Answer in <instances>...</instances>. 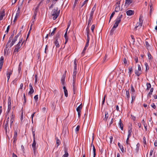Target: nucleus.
<instances>
[{"instance_id": "1", "label": "nucleus", "mask_w": 157, "mask_h": 157, "mask_svg": "<svg viewBox=\"0 0 157 157\" xmlns=\"http://www.w3.org/2000/svg\"><path fill=\"white\" fill-rule=\"evenodd\" d=\"M60 10H58L57 7H55L52 11V14L53 16L52 18L54 20H55L58 17L60 13Z\"/></svg>"}, {"instance_id": "2", "label": "nucleus", "mask_w": 157, "mask_h": 157, "mask_svg": "<svg viewBox=\"0 0 157 157\" xmlns=\"http://www.w3.org/2000/svg\"><path fill=\"white\" fill-rule=\"evenodd\" d=\"M123 15L122 14H119L118 16L117 17L116 19L115 20V23L113 26L114 28H117L120 22L121 21V19L122 18Z\"/></svg>"}, {"instance_id": "3", "label": "nucleus", "mask_w": 157, "mask_h": 157, "mask_svg": "<svg viewBox=\"0 0 157 157\" xmlns=\"http://www.w3.org/2000/svg\"><path fill=\"white\" fill-rule=\"evenodd\" d=\"M143 22V17L140 16L139 18V22L137 23L135 29L136 30L137 28H138V29H140L142 26Z\"/></svg>"}, {"instance_id": "4", "label": "nucleus", "mask_w": 157, "mask_h": 157, "mask_svg": "<svg viewBox=\"0 0 157 157\" xmlns=\"http://www.w3.org/2000/svg\"><path fill=\"white\" fill-rule=\"evenodd\" d=\"M21 31L22 30H21L18 33V34L15 36V37H14L13 40H12L11 43L10 44V47H11L15 43V42L17 41V38L18 37L21 35Z\"/></svg>"}, {"instance_id": "5", "label": "nucleus", "mask_w": 157, "mask_h": 157, "mask_svg": "<svg viewBox=\"0 0 157 157\" xmlns=\"http://www.w3.org/2000/svg\"><path fill=\"white\" fill-rule=\"evenodd\" d=\"M23 42L21 44V45H20L19 44H17L14 46V49L13 52V54L15 53L16 52H19L20 50V48L21 47Z\"/></svg>"}, {"instance_id": "6", "label": "nucleus", "mask_w": 157, "mask_h": 157, "mask_svg": "<svg viewBox=\"0 0 157 157\" xmlns=\"http://www.w3.org/2000/svg\"><path fill=\"white\" fill-rule=\"evenodd\" d=\"M11 107V100L10 97H9L8 98V109L7 112L8 113L10 111Z\"/></svg>"}, {"instance_id": "7", "label": "nucleus", "mask_w": 157, "mask_h": 157, "mask_svg": "<svg viewBox=\"0 0 157 157\" xmlns=\"http://www.w3.org/2000/svg\"><path fill=\"white\" fill-rule=\"evenodd\" d=\"M59 38V35H56L55 37V40L54 42V43L56 46V48H58L59 47V44L58 42V40Z\"/></svg>"}, {"instance_id": "8", "label": "nucleus", "mask_w": 157, "mask_h": 157, "mask_svg": "<svg viewBox=\"0 0 157 157\" xmlns=\"http://www.w3.org/2000/svg\"><path fill=\"white\" fill-rule=\"evenodd\" d=\"M120 1H119L116 3V7L115 8V11L118 12L120 10Z\"/></svg>"}, {"instance_id": "9", "label": "nucleus", "mask_w": 157, "mask_h": 157, "mask_svg": "<svg viewBox=\"0 0 157 157\" xmlns=\"http://www.w3.org/2000/svg\"><path fill=\"white\" fill-rule=\"evenodd\" d=\"M36 139H33V142L32 144V147L34 153H35L36 149Z\"/></svg>"}, {"instance_id": "10", "label": "nucleus", "mask_w": 157, "mask_h": 157, "mask_svg": "<svg viewBox=\"0 0 157 157\" xmlns=\"http://www.w3.org/2000/svg\"><path fill=\"white\" fill-rule=\"evenodd\" d=\"M10 127H11L12 124L15 120V115L13 112L11 113V115L10 117Z\"/></svg>"}, {"instance_id": "11", "label": "nucleus", "mask_w": 157, "mask_h": 157, "mask_svg": "<svg viewBox=\"0 0 157 157\" xmlns=\"http://www.w3.org/2000/svg\"><path fill=\"white\" fill-rule=\"evenodd\" d=\"M42 3V1H41L39 4L38 5V6L36 8L35 11L34 12V15L33 16V22H34V21H35V18L36 14V10L38 9L39 6Z\"/></svg>"}, {"instance_id": "12", "label": "nucleus", "mask_w": 157, "mask_h": 157, "mask_svg": "<svg viewBox=\"0 0 157 157\" xmlns=\"http://www.w3.org/2000/svg\"><path fill=\"white\" fill-rule=\"evenodd\" d=\"M17 131L16 130L14 132V135L13 138V143L14 144H15L16 142V141L17 140Z\"/></svg>"}, {"instance_id": "13", "label": "nucleus", "mask_w": 157, "mask_h": 157, "mask_svg": "<svg viewBox=\"0 0 157 157\" xmlns=\"http://www.w3.org/2000/svg\"><path fill=\"white\" fill-rule=\"evenodd\" d=\"M132 126H128V137H130L132 135Z\"/></svg>"}, {"instance_id": "14", "label": "nucleus", "mask_w": 157, "mask_h": 157, "mask_svg": "<svg viewBox=\"0 0 157 157\" xmlns=\"http://www.w3.org/2000/svg\"><path fill=\"white\" fill-rule=\"evenodd\" d=\"M29 89L30 91L29 92L28 94L29 95H31L32 94L34 91V89L33 88V87L32 86V85L31 83H30L29 84Z\"/></svg>"}, {"instance_id": "15", "label": "nucleus", "mask_w": 157, "mask_h": 157, "mask_svg": "<svg viewBox=\"0 0 157 157\" xmlns=\"http://www.w3.org/2000/svg\"><path fill=\"white\" fill-rule=\"evenodd\" d=\"M5 15V11L4 10H3L0 11V21L2 20Z\"/></svg>"}, {"instance_id": "16", "label": "nucleus", "mask_w": 157, "mask_h": 157, "mask_svg": "<svg viewBox=\"0 0 157 157\" xmlns=\"http://www.w3.org/2000/svg\"><path fill=\"white\" fill-rule=\"evenodd\" d=\"M68 149L67 148L65 147L64 148V152L65 154L63 155L62 157H67L69 155V154L68 153Z\"/></svg>"}, {"instance_id": "17", "label": "nucleus", "mask_w": 157, "mask_h": 157, "mask_svg": "<svg viewBox=\"0 0 157 157\" xmlns=\"http://www.w3.org/2000/svg\"><path fill=\"white\" fill-rule=\"evenodd\" d=\"M4 58L3 56H2L0 59V71L2 68Z\"/></svg>"}, {"instance_id": "18", "label": "nucleus", "mask_w": 157, "mask_h": 157, "mask_svg": "<svg viewBox=\"0 0 157 157\" xmlns=\"http://www.w3.org/2000/svg\"><path fill=\"white\" fill-rule=\"evenodd\" d=\"M134 11L131 10H128L126 12V13L128 16H131L134 14Z\"/></svg>"}, {"instance_id": "19", "label": "nucleus", "mask_w": 157, "mask_h": 157, "mask_svg": "<svg viewBox=\"0 0 157 157\" xmlns=\"http://www.w3.org/2000/svg\"><path fill=\"white\" fill-rule=\"evenodd\" d=\"M87 41L86 42V45L85 47H86L87 48V47H88L89 46V41L90 40V36H89V32L88 31L87 32Z\"/></svg>"}, {"instance_id": "20", "label": "nucleus", "mask_w": 157, "mask_h": 157, "mask_svg": "<svg viewBox=\"0 0 157 157\" xmlns=\"http://www.w3.org/2000/svg\"><path fill=\"white\" fill-rule=\"evenodd\" d=\"M154 90L153 87L151 88L150 90V92L147 94V96L148 98H150L151 97V95L152 94V92Z\"/></svg>"}, {"instance_id": "21", "label": "nucleus", "mask_w": 157, "mask_h": 157, "mask_svg": "<svg viewBox=\"0 0 157 157\" xmlns=\"http://www.w3.org/2000/svg\"><path fill=\"white\" fill-rule=\"evenodd\" d=\"M12 71L11 70H10L8 71L7 72L6 76L8 78V81L10 78V75L12 74Z\"/></svg>"}, {"instance_id": "22", "label": "nucleus", "mask_w": 157, "mask_h": 157, "mask_svg": "<svg viewBox=\"0 0 157 157\" xmlns=\"http://www.w3.org/2000/svg\"><path fill=\"white\" fill-rule=\"evenodd\" d=\"M118 126L121 128V130H123V124L122 123L121 119H120L118 123Z\"/></svg>"}, {"instance_id": "23", "label": "nucleus", "mask_w": 157, "mask_h": 157, "mask_svg": "<svg viewBox=\"0 0 157 157\" xmlns=\"http://www.w3.org/2000/svg\"><path fill=\"white\" fill-rule=\"evenodd\" d=\"M118 146L119 147L122 153H124L125 152L123 146L122 145H121L120 143L119 142L118 143Z\"/></svg>"}, {"instance_id": "24", "label": "nucleus", "mask_w": 157, "mask_h": 157, "mask_svg": "<svg viewBox=\"0 0 157 157\" xmlns=\"http://www.w3.org/2000/svg\"><path fill=\"white\" fill-rule=\"evenodd\" d=\"M93 17H90L88 20V26L87 27L88 28L89 27V26L91 24V22L92 21Z\"/></svg>"}, {"instance_id": "25", "label": "nucleus", "mask_w": 157, "mask_h": 157, "mask_svg": "<svg viewBox=\"0 0 157 157\" xmlns=\"http://www.w3.org/2000/svg\"><path fill=\"white\" fill-rule=\"evenodd\" d=\"M7 122V121L6 122L4 128L6 134L8 132V129H9V124H8Z\"/></svg>"}, {"instance_id": "26", "label": "nucleus", "mask_w": 157, "mask_h": 157, "mask_svg": "<svg viewBox=\"0 0 157 157\" xmlns=\"http://www.w3.org/2000/svg\"><path fill=\"white\" fill-rule=\"evenodd\" d=\"M132 3L131 1H125V2L124 4V6L127 7L128 6Z\"/></svg>"}, {"instance_id": "27", "label": "nucleus", "mask_w": 157, "mask_h": 157, "mask_svg": "<svg viewBox=\"0 0 157 157\" xmlns=\"http://www.w3.org/2000/svg\"><path fill=\"white\" fill-rule=\"evenodd\" d=\"M140 147V144L139 143H138L136 145V147L135 149V151L136 153H137L138 152Z\"/></svg>"}, {"instance_id": "28", "label": "nucleus", "mask_w": 157, "mask_h": 157, "mask_svg": "<svg viewBox=\"0 0 157 157\" xmlns=\"http://www.w3.org/2000/svg\"><path fill=\"white\" fill-rule=\"evenodd\" d=\"M136 96H135V93H132V101L131 103H133L134 101L135 100Z\"/></svg>"}, {"instance_id": "29", "label": "nucleus", "mask_w": 157, "mask_h": 157, "mask_svg": "<svg viewBox=\"0 0 157 157\" xmlns=\"http://www.w3.org/2000/svg\"><path fill=\"white\" fill-rule=\"evenodd\" d=\"M82 105L81 103L80 105H79L77 108L76 110L77 111H81V110L82 109Z\"/></svg>"}, {"instance_id": "30", "label": "nucleus", "mask_w": 157, "mask_h": 157, "mask_svg": "<svg viewBox=\"0 0 157 157\" xmlns=\"http://www.w3.org/2000/svg\"><path fill=\"white\" fill-rule=\"evenodd\" d=\"M65 80V76L64 75H63L61 78V83L63 85L64 84V82Z\"/></svg>"}, {"instance_id": "31", "label": "nucleus", "mask_w": 157, "mask_h": 157, "mask_svg": "<svg viewBox=\"0 0 157 157\" xmlns=\"http://www.w3.org/2000/svg\"><path fill=\"white\" fill-rule=\"evenodd\" d=\"M147 86V88L146 89V91H148V90L150 89V88H151V84L150 83H147L146 84Z\"/></svg>"}, {"instance_id": "32", "label": "nucleus", "mask_w": 157, "mask_h": 157, "mask_svg": "<svg viewBox=\"0 0 157 157\" xmlns=\"http://www.w3.org/2000/svg\"><path fill=\"white\" fill-rule=\"evenodd\" d=\"M125 94H126V96H127V100L128 101L130 97L129 92V90H126Z\"/></svg>"}, {"instance_id": "33", "label": "nucleus", "mask_w": 157, "mask_h": 157, "mask_svg": "<svg viewBox=\"0 0 157 157\" xmlns=\"http://www.w3.org/2000/svg\"><path fill=\"white\" fill-rule=\"evenodd\" d=\"M109 117V114L108 112L106 111L105 112V118L104 119V120L105 121L107 120L108 118Z\"/></svg>"}, {"instance_id": "34", "label": "nucleus", "mask_w": 157, "mask_h": 157, "mask_svg": "<svg viewBox=\"0 0 157 157\" xmlns=\"http://www.w3.org/2000/svg\"><path fill=\"white\" fill-rule=\"evenodd\" d=\"M135 73L138 76H139L141 74L142 72L136 70L135 71Z\"/></svg>"}, {"instance_id": "35", "label": "nucleus", "mask_w": 157, "mask_h": 157, "mask_svg": "<svg viewBox=\"0 0 157 157\" xmlns=\"http://www.w3.org/2000/svg\"><path fill=\"white\" fill-rule=\"evenodd\" d=\"M56 28H54L53 31L51 33H50V34H49V36H52L53 35H54L55 33V32L56 31Z\"/></svg>"}, {"instance_id": "36", "label": "nucleus", "mask_w": 157, "mask_h": 157, "mask_svg": "<svg viewBox=\"0 0 157 157\" xmlns=\"http://www.w3.org/2000/svg\"><path fill=\"white\" fill-rule=\"evenodd\" d=\"M77 73V71L74 70L73 74V78L76 79V75Z\"/></svg>"}, {"instance_id": "37", "label": "nucleus", "mask_w": 157, "mask_h": 157, "mask_svg": "<svg viewBox=\"0 0 157 157\" xmlns=\"http://www.w3.org/2000/svg\"><path fill=\"white\" fill-rule=\"evenodd\" d=\"M128 73H129V76H130L131 75L132 72V67H128Z\"/></svg>"}, {"instance_id": "38", "label": "nucleus", "mask_w": 157, "mask_h": 157, "mask_svg": "<svg viewBox=\"0 0 157 157\" xmlns=\"http://www.w3.org/2000/svg\"><path fill=\"white\" fill-rule=\"evenodd\" d=\"M144 65L146 67V71H147L149 69V67L148 65V63L147 62L145 63Z\"/></svg>"}, {"instance_id": "39", "label": "nucleus", "mask_w": 157, "mask_h": 157, "mask_svg": "<svg viewBox=\"0 0 157 157\" xmlns=\"http://www.w3.org/2000/svg\"><path fill=\"white\" fill-rule=\"evenodd\" d=\"M20 13V9L19 8V7L17 10V13L16 14V17H18L19 16Z\"/></svg>"}, {"instance_id": "40", "label": "nucleus", "mask_w": 157, "mask_h": 157, "mask_svg": "<svg viewBox=\"0 0 157 157\" xmlns=\"http://www.w3.org/2000/svg\"><path fill=\"white\" fill-rule=\"evenodd\" d=\"M147 55L149 59L151 60V59L153 58L152 56L149 52H148L147 53Z\"/></svg>"}, {"instance_id": "41", "label": "nucleus", "mask_w": 157, "mask_h": 157, "mask_svg": "<svg viewBox=\"0 0 157 157\" xmlns=\"http://www.w3.org/2000/svg\"><path fill=\"white\" fill-rule=\"evenodd\" d=\"M93 151L94 153L93 157H95L96 156V149L94 145H93Z\"/></svg>"}, {"instance_id": "42", "label": "nucleus", "mask_w": 157, "mask_h": 157, "mask_svg": "<svg viewBox=\"0 0 157 157\" xmlns=\"http://www.w3.org/2000/svg\"><path fill=\"white\" fill-rule=\"evenodd\" d=\"M23 99L24 100V101L23 102V104L25 105V104L26 103V96L25 95V93H24L23 94Z\"/></svg>"}, {"instance_id": "43", "label": "nucleus", "mask_w": 157, "mask_h": 157, "mask_svg": "<svg viewBox=\"0 0 157 157\" xmlns=\"http://www.w3.org/2000/svg\"><path fill=\"white\" fill-rule=\"evenodd\" d=\"M116 28H114L113 27L112 28L110 32V34L111 35H112L113 34V32L115 31Z\"/></svg>"}, {"instance_id": "44", "label": "nucleus", "mask_w": 157, "mask_h": 157, "mask_svg": "<svg viewBox=\"0 0 157 157\" xmlns=\"http://www.w3.org/2000/svg\"><path fill=\"white\" fill-rule=\"evenodd\" d=\"M75 81H76V79L73 78L72 85H73V87L77 86L75 83Z\"/></svg>"}, {"instance_id": "45", "label": "nucleus", "mask_w": 157, "mask_h": 157, "mask_svg": "<svg viewBox=\"0 0 157 157\" xmlns=\"http://www.w3.org/2000/svg\"><path fill=\"white\" fill-rule=\"evenodd\" d=\"M17 78H16L15 79H14V80L12 82V83L14 85H17Z\"/></svg>"}, {"instance_id": "46", "label": "nucleus", "mask_w": 157, "mask_h": 157, "mask_svg": "<svg viewBox=\"0 0 157 157\" xmlns=\"http://www.w3.org/2000/svg\"><path fill=\"white\" fill-rule=\"evenodd\" d=\"M131 91L132 93H135V90L133 86L132 85L131 86Z\"/></svg>"}, {"instance_id": "47", "label": "nucleus", "mask_w": 157, "mask_h": 157, "mask_svg": "<svg viewBox=\"0 0 157 157\" xmlns=\"http://www.w3.org/2000/svg\"><path fill=\"white\" fill-rule=\"evenodd\" d=\"M86 48H87V47H85L83 50V51L81 53V55L82 56H83L84 55L85 53V51H86Z\"/></svg>"}, {"instance_id": "48", "label": "nucleus", "mask_w": 157, "mask_h": 157, "mask_svg": "<svg viewBox=\"0 0 157 157\" xmlns=\"http://www.w3.org/2000/svg\"><path fill=\"white\" fill-rule=\"evenodd\" d=\"M115 13V11H114L111 14L110 16V19H109V22H110V21L111 19L113 17Z\"/></svg>"}, {"instance_id": "49", "label": "nucleus", "mask_w": 157, "mask_h": 157, "mask_svg": "<svg viewBox=\"0 0 157 157\" xmlns=\"http://www.w3.org/2000/svg\"><path fill=\"white\" fill-rule=\"evenodd\" d=\"M76 90H77V86L73 87V93L74 94H75Z\"/></svg>"}, {"instance_id": "50", "label": "nucleus", "mask_w": 157, "mask_h": 157, "mask_svg": "<svg viewBox=\"0 0 157 157\" xmlns=\"http://www.w3.org/2000/svg\"><path fill=\"white\" fill-rule=\"evenodd\" d=\"M80 126L79 125H78L75 129V132L77 133L79 130Z\"/></svg>"}, {"instance_id": "51", "label": "nucleus", "mask_w": 157, "mask_h": 157, "mask_svg": "<svg viewBox=\"0 0 157 157\" xmlns=\"http://www.w3.org/2000/svg\"><path fill=\"white\" fill-rule=\"evenodd\" d=\"M65 96L66 97H68V92L67 90H65L64 91Z\"/></svg>"}, {"instance_id": "52", "label": "nucleus", "mask_w": 157, "mask_h": 157, "mask_svg": "<svg viewBox=\"0 0 157 157\" xmlns=\"http://www.w3.org/2000/svg\"><path fill=\"white\" fill-rule=\"evenodd\" d=\"M38 95H36L34 97V100H35V101H36V102H37L38 101Z\"/></svg>"}, {"instance_id": "53", "label": "nucleus", "mask_w": 157, "mask_h": 157, "mask_svg": "<svg viewBox=\"0 0 157 157\" xmlns=\"http://www.w3.org/2000/svg\"><path fill=\"white\" fill-rule=\"evenodd\" d=\"M71 20H70L68 22L67 27L66 29V30H68L69 26H70V25H71Z\"/></svg>"}, {"instance_id": "54", "label": "nucleus", "mask_w": 157, "mask_h": 157, "mask_svg": "<svg viewBox=\"0 0 157 157\" xmlns=\"http://www.w3.org/2000/svg\"><path fill=\"white\" fill-rule=\"evenodd\" d=\"M48 45H46V47L45 49L44 52L46 54L48 52L47 51V50H48Z\"/></svg>"}, {"instance_id": "55", "label": "nucleus", "mask_w": 157, "mask_h": 157, "mask_svg": "<svg viewBox=\"0 0 157 157\" xmlns=\"http://www.w3.org/2000/svg\"><path fill=\"white\" fill-rule=\"evenodd\" d=\"M132 119L133 121H135L136 120V118L135 116L132 114L131 115Z\"/></svg>"}, {"instance_id": "56", "label": "nucleus", "mask_w": 157, "mask_h": 157, "mask_svg": "<svg viewBox=\"0 0 157 157\" xmlns=\"http://www.w3.org/2000/svg\"><path fill=\"white\" fill-rule=\"evenodd\" d=\"M138 68L137 71L142 72L141 68V67L140 65H139V64L138 65Z\"/></svg>"}, {"instance_id": "57", "label": "nucleus", "mask_w": 157, "mask_h": 157, "mask_svg": "<svg viewBox=\"0 0 157 157\" xmlns=\"http://www.w3.org/2000/svg\"><path fill=\"white\" fill-rule=\"evenodd\" d=\"M143 143L144 144L146 145V138L144 136L143 138Z\"/></svg>"}, {"instance_id": "58", "label": "nucleus", "mask_w": 157, "mask_h": 157, "mask_svg": "<svg viewBox=\"0 0 157 157\" xmlns=\"http://www.w3.org/2000/svg\"><path fill=\"white\" fill-rule=\"evenodd\" d=\"M32 134L33 135V139H35V131H34L33 129H32Z\"/></svg>"}, {"instance_id": "59", "label": "nucleus", "mask_w": 157, "mask_h": 157, "mask_svg": "<svg viewBox=\"0 0 157 157\" xmlns=\"http://www.w3.org/2000/svg\"><path fill=\"white\" fill-rule=\"evenodd\" d=\"M23 118V111H22V112L21 113V119H20L21 120V122H22Z\"/></svg>"}, {"instance_id": "60", "label": "nucleus", "mask_w": 157, "mask_h": 157, "mask_svg": "<svg viewBox=\"0 0 157 157\" xmlns=\"http://www.w3.org/2000/svg\"><path fill=\"white\" fill-rule=\"evenodd\" d=\"M95 28V25H92L91 27V30L92 32H93L94 31V30Z\"/></svg>"}, {"instance_id": "61", "label": "nucleus", "mask_w": 157, "mask_h": 157, "mask_svg": "<svg viewBox=\"0 0 157 157\" xmlns=\"http://www.w3.org/2000/svg\"><path fill=\"white\" fill-rule=\"evenodd\" d=\"M151 106L152 107L153 109H155L156 108V106L154 103H152L151 105Z\"/></svg>"}, {"instance_id": "62", "label": "nucleus", "mask_w": 157, "mask_h": 157, "mask_svg": "<svg viewBox=\"0 0 157 157\" xmlns=\"http://www.w3.org/2000/svg\"><path fill=\"white\" fill-rule=\"evenodd\" d=\"M35 83H36L37 82V79H38V77H37V75H36V74L35 75Z\"/></svg>"}, {"instance_id": "63", "label": "nucleus", "mask_w": 157, "mask_h": 157, "mask_svg": "<svg viewBox=\"0 0 157 157\" xmlns=\"http://www.w3.org/2000/svg\"><path fill=\"white\" fill-rule=\"evenodd\" d=\"M145 43L146 46L147 48H148L150 45L148 42L147 41H146Z\"/></svg>"}, {"instance_id": "64", "label": "nucleus", "mask_w": 157, "mask_h": 157, "mask_svg": "<svg viewBox=\"0 0 157 157\" xmlns=\"http://www.w3.org/2000/svg\"><path fill=\"white\" fill-rule=\"evenodd\" d=\"M88 1H84V2L81 5V7H82Z\"/></svg>"}]
</instances>
